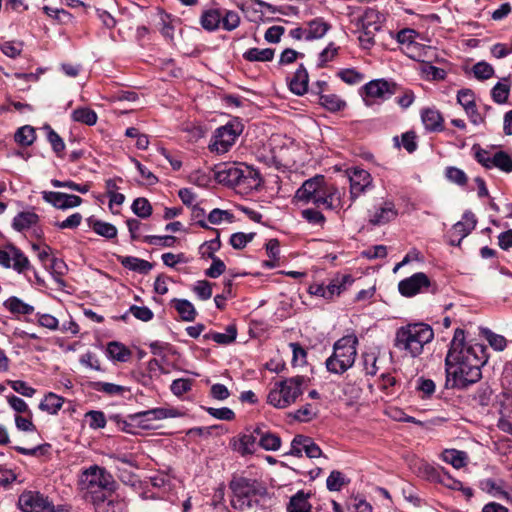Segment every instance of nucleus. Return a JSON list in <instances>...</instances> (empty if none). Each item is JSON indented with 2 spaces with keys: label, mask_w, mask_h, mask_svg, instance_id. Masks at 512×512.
I'll return each instance as SVG.
<instances>
[{
  "label": "nucleus",
  "mask_w": 512,
  "mask_h": 512,
  "mask_svg": "<svg viewBox=\"0 0 512 512\" xmlns=\"http://www.w3.org/2000/svg\"><path fill=\"white\" fill-rule=\"evenodd\" d=\"M487 360L486 347L480 343L466 344L464 330L456 329L445 360L447 383L460 389L476 383Z\"/></svg>",
  "instance_id": "nucleus-1"
},
{
  "label": "nucleus",
  "mask_w": 512,
  "mask_h": 512,
  "mask_svg": "<svg viewBox=\"0 0 512 512\" xmlns=\"http://www.w3.org/2000/svg\"><path fill=\"white\" fill-rule=\"evenodd\" d=\"M342 196V192L334 184L326 182L322 175L306 180L295 194L300 202L312 203L329 210L343 208Z\"/></svg>",
  "instance_id": "nucleus-2"
},
{
  "label": "nucleus",
  "mask_w": 512,
  "mask_h": 512,
  "mask_svg": "<svg viewBox=\"0 0 512 512\" xmlns=\"http://www.w3.org/2000/svg\"><path fill=\"white\" fill-rule=\"evenodd\" d=\"M231 506L240 512H264L262 501L267 495L266 488L258 481L238 478L230 483Z\"/></svg>",
  "instance_id": "nucleus-3"
},
{
  "label": "nucleus",
  "mask_w": 512,
  "mask_h": 512,
  "mask_svg": "<svg viewBox=\"0 0 512 512\" xmlns=\"http://www.w3.org/2000/svg\"><path fill=\"white\" fill-rule=\"evenodd\" d=\"M433 338L434 331L430 325L423 322L410 323L396 330L394 346L406 355L417 357Z\"/></svg>",
  "instance_id": "nucleus-4"
},
{
  "label": "nucleus",
  "mask_w": 512,
  "mask_h": 512,
  "mask_svg": "<svg viewBox=\"0 0 512 512\" xmlns=\"http://www.w3.org/2000/svg\"><path fill=\"white\" fill-rule=\"evenodd\" d=\"M78 485L85 500L93 504L110 494L114 489L115 481L104 468L92 465L81 472Z\"/></svg>",
  "instance_id": "nucleus-5"
},
{
  "label": "nucleus",
  "mask_w": 512,
  "mask_h": 512,
  "mask_svg": "<svg viewBox=\"0 0 512 512\" xmlns=\"http://www.w3.org/2000/svg\"><path fill=\"white\" fill-rule=\"evenodd\" d=\"M304 376H294L276 382L267 396V403L277 409H285L296 402L307 387Z\"/></svg>",
  "instance_id": "nucleus-6"
},
{
  "label": "nucleus",
  "mask_w": 512,
  "mask_h": 512,
  "mask_svg": "<svg viewBox=\"0 0 512 512\" xmlns=\"http://www.w3.org/2000/svg\"><path fill=\"white\" fill-rule=\"evenodd\" d=\"M358 339L355 335H347L337 340L333 347V354L326 360L328 371L342 374L355 362Z\"/></svg>",
  "instance_id": "nucleus-7"
},
{
  "label": "nucleus",
  "mask_w": 512,
  "mask_h": 512,
  "mask_svg": "<svg viewBox=\"0 0 512 512\" xmlns=\"http://www.w3.org/2000/svg\"><path fill=\"white\" fill-rule=\"evenodd\" d=\"M475 160L485 169L496 168L504 173L512 172V156L495 148L484 149L480 145L472 146Z\"/></svg>",
  "instance_id": "nucleus-8"
},
{
  "label": "nucleus",
  "mask_w": 512,
  "mask_h": 512,
  "mask_svg": "<svg viewBox=\"0 0 512 512\" xmlns=\"http://www.w3.org/2000/svg\"><path fill=\"white\" fill-rule=\"evenodd\" d=\"M242 125L239 122H229L219 127L213 136L209 145L211 151L219 154L226 153L235 143L237 137L242 132Z\"/></svg>",
  "instance_id": "nucleus-9"
},
{
  "label": "nucleus",
  "mask_w": 512,
  "mask_h": 512,
  "mask_svg": "<svg viewBox=\"0 0 512 512\" xmlns=\"http://www.w3.org/2000/svg\"><path fill=\"white\" fill-rule=\"evenodd\" d=\"M0 265L4 268H13L18 273H23L30 268V261L19 248L8 244L0 248Z\"/></svg>",
  "instance_id": "nucleus-10"
},
{
  "label": "nucleus",
  "mask_w": 512,
  "mask_h": 512,
  "mask_svg": "<svg viewBox=\"0 0 512 512\" xmlns=\"http://www.w3.org/2000/svg\"><path fill=\"white\" fill-rule=\"evenodd\" d=\"M51 500L35 490H25L18 498V507L22 512H49Z\"/></svg>",
  "instance_id": "nucleus-11"
},
{
  "label": "nucleus",
  "mask_w": 512,
  "mask_h": 512,
  "mask_svg": "<svg viewBox=\"0 0 512 512\" xmlns=\"http://www.w3.org/2000/svg\"><path fill=\"white\" fill-rule=\"evenodd\" d=\"M168 410L164 408H154L146 411H141L128 416L126 421L127 427L141 428L144 430H150L154 428L153 422L156 420H162L169 417Z\"/></svg>",
  "instance_id": "nucleus-12"
},
{
  "label": "nucleus",
  "mask_w": 512,
  "mask_h": 512,
  "mask_svg": "<svg viewBox=\"0 0 512 512\" xmlns=\"http://www.w3.org/2000/svg\"><path fill=\"white\" fill-rule=\"evenodd\" d=\"M364 101L371 104L369 100H385L397 92V85L385 79H376L368 82L364 87Z\"/></svg>",
  "instance_id": "nucleus-13"
},
{
  "label": "nucleus",
  "mask_w": 512,
  "mask_h": 512,
  "mask_svg": "<svg viewBox=\"0 0 512 512\" xmlns=\"http://www.w3.org/2000/svg\"><path fill=\"white\" fill-rule=\"evenodd\" d=\"M431 285L429 277L423 272H418L401 280L398 283V291L404 297H413L427 291Z\"/></svg>",
  "instance_id": "nucleus-14"
},
{
  "label": "nucleus",
  "mask_w": 512,
  "mask_h": 512,
  "mask_svg": "<svg viewBox=\"0 0 512 512\" xmlns=\"http://www.w3.org/2000/svg\"><path fill=\"white\" fill-rule=\"evenodd\" d=\"M350 182V197L354 201L372 187L373 179L364 169L352 168L348 170Z\"/></svg>",
  "instance_id": "nucleus-15"
},
{
  "label": "nucleus",
  "mask_w": 512,
  "mask_h": 512,
  "mask_svg": "<svg viewBox=\"0 0 512 512\" xmlns=\"http://www.w3.org/2000/svg\"><path fill=\"white\" fill-rule=\"evenodd\" d=\"M476 223L475 215L472 212H465L462 219L448 232L449 243L453 246L460 245L461 241L475 228Z\"/></svg>",
  "instance_id": "nucleus-16"
},
{
  "label": "nucleus",
  "mask_w": 512,
  "mask_h": 512,
  "mask_svg": "<svg viewBox=\"0 0 512 512\" xmlns=\"http://www.w3.org/2000/svg\"><path fill=\"white\" fill-rule=\"evenodd\" d=\"M398 215L396 206L392 200H384L376 205L369 214V222L372 225H384L394 220Z\"/></svg>",
  "instance_id": "nucleus-17"
},
{
  "label": "nucleus",
  "mask_w": 512,
  "mask_h": 512,
  "mask_svg": "<svg viewBox=\"0 0 512 512\" xmlns=\"http://www.w3.org/2000/svg\"><path fill=\"white\" fill-rule=\"evenodd\" d=\"M42 198L45 202L62 210L77 207L82 202L79 196L54 191H43Z\"/></svg>",
  "instance_id": "nucleus-18"
},
{
  "label": "nucleus",
  "mask_w": 512,
  "mask_h": 512,
  "mask_svg": "<svg viewBox=\"0 0 512 512\" xmlns=\"http://www.w3.org/2000/svg\"><path fill=\"white\" fill-rule=\"evenodd\" d=\"M215 177L219 183L227 185H241L245 183V171L235 166H224L219 168Z\"/></svg>",
  "instance_id": "nucleus-19"
},
{
  "label": "nucleus",
  "mask_w": 512,
  "mask_h": 512,
  "mask_svg": "<svg viewBox=\"0 0 512 512\" xmlns=\"http://www.w3.org/2000/svg\"><path fill=\"white\" fill-rule=\"evenodd\" d=\"M258 443V436L255 430L250 434H242L231 441L233 450L242 456L252 454L255 452L256 444Z\"/></svg>",
  "instance_id": "nucleus-20"
},
{
  "label": "nucleus",
  "mask_w": 512,
  "mask_h": 512,
  "mask_svg": "<svg viewBox=\"0 0 512 512\" xmlns=\"http://www.w3.org/2000/svg\"><path fill=\"white\" fill-rule=\"evenodd\" d=\"M110 496V494H107L93 503L96 512H127L125 500Z\"/></svg>",
  "instance_id": "nucleus-21"
},
{
  "label": "nucleus",
  "mask_w": 512,
  "mask_h": 512,
  "mask_svg": "<svg viewBox=\"0 0 512 512\" xmlns=\"http://www.w3.org/2000/svg\"><path fill=\"white\" fill-rule=\"evenodd\" d=\"M309 76L308 72L303 65L295 71L291 79L289 80V88L291 92L296 95H303L308 90Z\"/></svg>",
  "instance_id": "nucleus-22"
},
{
  "label": "nucleus",
  "mask_w": 512,
  "mask_h": 512,
  "mask_svg": "<svg viewBox=\"0 0 512 512\" xmlns=\"http://www.w3.org/2000/svg\"><path fill=\"white\" fill-rule=\"evenodd\" d=\"M330 25L323 18H315L307 23L305 40L321 39L329 31Z\"/></svg>",
  "instance_id": "nucleus-23"
},
{
  "label": "nucleus",
  "mask_w": 512,
  "mask_h": 512,
  "mask_svg": "<svg viewBox=\"0 0 512 512\" xmlns=\"http://www.w3.org/2000/svg\"><path fill=\"white\" fill-rule=\"evenodd\" d=\"M422 122L429 131H441L443 129V117L441 113L434 108H427L422 111Z\"/></svg>",
  "instance_id": "nucleus-24"
},
{
  "label": "nucleus",
  "mask_w": 512,
  "mask_h": 512,
  "mask_svg": "<svg viewBox=\"0 0 512 512\" xmlns=\"http://www.w3.org/2000/svg\"><path fill=\"white\" fill-rule=\"evenodd\" d=\"M119 261L123 267L142 274H147L153 268L152 263L133 256H121Z\"/></svg>",
  "instance_id": "nucleus-25"
},
{
  "label": "nucleus",
  "mask_w": 512,
  "mask_h": 512,
  "mask_svg": "<svg viewBox=\"0 0 512 512\" xmlns=\"http://www.w3.org/2000/svg\"><path fill=\"white\" fill-rule=\"evenodd\" d=\"M171 305L175 308L182 320L190 322L196 318V309L190 301L174 298L171 300Z\"/></svg>",
  "instance_id": "nucleus-26"
},
{
  "label": "nucleus",
  "mask_w": 512,
  "mask_h": 512,
  "mask_svg": "<svg viewBox=\"0 0 512 512\" xmlns=\"http://www.w3.org/2000/svg\"><path fill=\"white\" fill-rule=\"evenodd\" d=\"M3 306L14 315H30L34 312V307L23 302L16 296L9 297L4 301Z\"/></svg>",
  "instance_id": "nucleus-27"
},
{
  "label": "nucleus",
  "mask_w": 512,
  "mask_h": 512,
  "mask_svg": "<svg viewBox=\"0 0 512 512\" xmlns=\"http://www.w3.org/2000/svg\"><path fill=\"white\" fill-rule=\"evenodd\" d=\"M255 433L258 436V444L263 449L276 451L280 448L281 440L276 434L263 432L259 427L255 429Z\"/></svg>",
  "instance_id": "nucleus-28"
},
{
  "label": "nucleus",
  "mask_w": 512,
  "mask_h": 512,
  "mask_svg": "<svg viewBox=\"0 0 512 512\" xmlns=\"http://www.w3.org/2000/svg\"><path fill=\"white\" fill-rule=\"evenodd\" d=\"M441 458L444 462L460 469L467 464L468 456L466 452L456 449H446L442 452Z\"/></svg>",
  "instance_id": "nucleus-29"
},
{
  "label": "nucleus",
  "mask_w": 512,
  "mask_h": 512,
  "mask_svg": "<svg viewBox=\"0 0 512 512\" xmlns=\"http://www.w3.org/2000/svg\"><path fill=\"white\" fill-rule=\"evenodd\" d=\"M38 220L39 217L34 212H21L14 217L12 226L17 231H24L37 224Z\"/></svg>",
  "instance_id": "nucleus-30"
},
{
  "label": "nucleus",
  "mask_w": 512,
  "mask_h": 512,
  "mask_svg": "<svg viewBox=\"0 0 512 512\" xmlns=\"http://www.w3.org/2000/svg\"><path fill=\"white\" fill-rule=\"evenodd\" d=\"M107 354L109 358L119 362H126L131 356V351L120 342H110L107 345Z\"/></svg>",
  "instance_id": "nucleus-31"
},
{
  "label": "nucleus",
  "mask_w": 512,
  "mask_h": 512,
  "mask_svg": "<svg viewBox=\"0 0 512 512\" xmlns=\"http://www.w3.org/2000/svg\"><path fill=\"white\" fill-rule=\"evenodd\" d=\"M63 403L64 399L62 397L50 392L40 402L39 409L53 415L57 414Z\"/></svg>",
  "instance_id": "nucleus-32"
},
{
  "label": "nucleus",
  "mask_w": 512,
  "mask_h": 512,
  "mask_svg": "<svg viewBox=\"0 0 512 512\" xmlns=\"http://www.w3.org/2000/svg\"><path fill=\"white\" fill-rule=\"evenodd\" d=\"M236 336L237 330L235 326L229 325L227 326L225 333L209 332L204 335V339L213 340L218 344L227 345L232 343L236 339Z\"/></svg>",
  "instance_id": "nucleus-33"
},
{
  "label": "nucleus",
  "mask_w": 512,
  "mask_h": 512,
  "mask_svg": "<svg viewBox=\"0 0 512 512\" xmlns=\"http://www.w3.org/2000/svg\"><path fill=\"white\" fill-rule=\"evenodd\" d=\"M91 387L93 388V390L97 392H102L109 396H122L124 395V393L129 391V389L125 386L102 381L92 382Z\"/></svg>",
  "instance_id": "nucleus-34"
},
{
  "label": "nucleus",
  "mask_w": 512,
  "mask_h": 512,
  "mask_svg": "<svg viewBox=\"0 0 512 512\" xmlns=\"http://www.w3.org/2000/svg\"><path fill=\"white\" fill-rule=\"evenodd\" d=\"M273 57L274 49L271 48H250L243 54V58L250 62H268L271 61Z\"/></svg>",
  "instance_id": "nucleus-35"
},
{
  "label": "nucleus",
  "mask_w": 512,
  "mask_h": 512,
  "mask_svg": "<svg viewBox=\"0 0 512 512\" xmlns=\"http://www.w3.org/2000/svg\"><path fill=\"white\" fill-rule=\"evenodd\" d=\"M480 334L495 351H503L507 346V340L503 335L496 334L488 328H483Z\"/></svg>",
  "instance_id": "nucleus-36"
},
{
  "label": "nucleus",
  "mask_w": 512,
  "mask_h": 512,
  "mask_svg": "<svg viewBox=\"0 0 512 512\" xmlns=\"http://www.w3.org/2000/svg\"><path fill=\"white\" fill-rule=\"evenodd\" d=\"M287 510L288 512H310L311 505L308 502V496L299 491L290 499Z\"/></svg>",
  "instance_id": "nucleus-37"
},
{
  "label": "nucleus",
  "mask_w": 512,
  "mask_h": 512,
  "mask_svg": "<svg viewBox=\"0 0 512 512\" xmlns=\"http://www.w3.org/2000/svg\"><path fill=\"white\" fill-rule=\"evenodd\" d=\"M72 119L76 122L92 126L96 124L98 117L94 110L82 107L72 112Z\"/></svg>",
  "instance_id": "nucleus-38"
},
{
  "label": "nucleus",
  "mask_w": 512,
  "mask_h": 512,
  "mask_svg": "<svg viewBox=\"0 0 512 512\" xmlns=\"http://www.w3.org/2000/svg\"><path fill=\"white\" fill-rule=\"evenodd\" d=\"M90 227L96 234L103 236L107 239H112L117 236L116 227L110 223L101 220H91Z\"/></svg>",
  "instance_id": "nucleus-39"
},
{
  "label": "nucleus",
  "mask_w": 512,
  "mask_h": 512,
  "mask_svg": "<svg viewBox=\"0 0 512 512\" xmlns=\"http://www.w3.org/2000/svg\"><path fill=\"white\" fill-rule=\"evenodd\" d=\"M14 139L21 146H30L36 139L35 129L30 125L22 126L17 129Z\"/></svg>",
  "instance_id": "nucleus-40"
},
{
  "label": "nucleus",
  "mask_w": 512,
  "mask_h": 512,
  "mask_svg": "<svg viewBox=\"0 0 512 512\" xmlns=\"http://www.w3.org/2000/svg\"><path fill=\"white\" fill-rule=\"evenodd\" d=\"M222 22V13L219 10L206 11L201 17V24L204 29L213 31L217 29Z\"/></svg>",
  "instance_id": "nucleus-41"
},
{
  "label": "nucleus",
  "mask_w": 512,
  "mask_h": 512,
  "mask_svg": "<svg viewBox=\"0 0 512 512\" xmlns=\"http://www.w3.org/2000/svg\"><path fill=\"white\" fill-rule=\"evenodd\" d=\"M362 29L378 31L380 29V15L376 10L368 9L361 18Z\"/></svg>",
  "instance_id": "nucleus-42"
},
{
  "label": "nucleus",
  "mask_w": 512,
  "mask_h": 512,
  "mask_svg": "<svg viewBox=\"0 0 512 512\" xmlns=\"http://www.w3.org/2000/svg\"><path fill=\"white\" fill-rule=\"evenodd\" d=\"M312 442H313V440L309 437H306L303 435L295 436V438L292 440V443H291V451H290L291 455L300 457V456H302L303 452H305V454H306L307 450H308V446H310V444H312Z\"/></svg>",
  "instance_id": "nucleus-43"
},
{
  "label": "nucleus",
  "mask_w": 512,
  "mask_h": 512,
  "mask_svg": "<svg viewBox=\"0 0 512 512\" xmlns=\"http://www.w3.org/2000/svg\"><path fill=\"white\" fill-rule=\"evenodd\" d=\"M221 247V242L219 238V233L217 232L216 238L210 241H206L199 247V254L203 258H215L214 255L216 251H218Z\"/></svg>",
  "instance_id": "nucleus-44"
},
{
  "label": "nucleus",
  "mask_w": 512,
  "mask_h": 512,
  "mask_svg": "<svg viewBox=\"0 0 512 512\" xmlns=\"http://www.w3.org/2000/svg\"><path fill=\"white\" fill-rule=\"evenodd\" d=\"M132 211L140 218H148L152 214V207L146 198H137L132 203Z\"/></svg>",
  "instance_id": "nucleus-45"
},
{
  "label": "nucleus",
  "mask_w": 512,
  "mask_h": 512,
  "mask_svg": "<svg viewBox=\"0 0 512 512\" xmlns=\"http://www.w3.org/2000/svg\"><path fill=\"white\" fill-rule=\"evenodd\" d=\"M347 483L345 476L340 471H332L326 480V485L330 491H340Z\"/></svg>",
  "instance_id": "nucleus-46"
},
{
  "label": "nucleus",
  "mask_w": 512,
  "mask_h": 512,
  "mask_svg": "<svg viewBox=\"0 0 512 512\" xmlns=\"http://www.w3.org/2000/svg\"><path fill=\"white\" fill-rule=\"evenodd\" d=\"M317 414V407L313 406L312 404H306L295 411L294 418L300 422H308L314 419Z\"/></svg>",
  "instance_id": "nucleus-47"
},
{
  "label": "nucleus",
  "mask_w": 512,
  "mask_h": 512,
  "mask_svg": "<svg viewBox=\"0 0 512 512\" xmlns=\"http://www.w3.org/2000/svg\"><path fill=\"white\" fill-rule=\"evenodd\" d=\"M510 92L509 85L498 82L491 91L493 100L498 104H503L507 101Z\"/></svg>",
  "instance_id": "nucleus-48"
},
{
  "label": "nucleus",
  "mask_w": 512,
  "mask_h": 512,
  "mask_svg": "<svg viewBox=\"0 0 512 512\" xmlns=\"http://www.w3.org/2000/svg\"><path fill=\"white\" fill-rule=\"evenodd\" d=\"M445 176L450 182L459 186H464L468 180L466 173L457 167L446 168Z\"/></svg>",
  "instance_id": "nucleus-49"
},
{
  "label": "nucleus",
  "mask_w": 512,
  "mask_h": 512,
  "mask_svg": "<svg viewBox=\"0 0 512 512\" xmlns=\"http://www.w3.org/2000/svg\"><path fill=\"white\" fill-rule=\"evenodd\" d=\"M321 104L332 112L339 111L345 107V102L336 95H323L320 97Z\"/></svg>",
  "instance_id": "nucleus-50"
},
{
  "label": "nucleus",
  "mask_w": 512,
  "mask_h": 512,
  "mask_svg": "<svg viewBox=\"0 0 512 512\" xmlns=\"http://www.w3.org/2000/svg\"><path fill=\"white\" fill-rule=\"evenodd\" d=\"M7 384L17 393L25 397H33L36 390L22 380H7Z\"/></svg>",
  "instance_id": "nucleus-51"
},
{
  "label": "nucleus",
  "mask_w": 512,
  "mask_h": 512,
  "mask_svg": "<svg viewBox=\"0 0 512 512\" xmlns=\"http://www.w3.org/2000/svg\"><path fill=\"white\" fill-rule=\"evenodd\" d=\"M48 134L47 139L52 146L53 151L57 154V156L61 157L64 149L65 143L63 139L56 133L51 127H47Z\"/></svg>",
  "instance_id": "nucleus-52"
},
{
  "label": "nucleus",
  "mask_w": 512,
  "mask_h": 512,
  "mask_svg": "<svg viewBox=\"0 0 512 512\" xmlns=\"http://www.w3.org/2000/svg\"><path fill=\"white\" fill-rule=\"evenodd\" d=\"M192 384L193 380L180 378L172 382L170 389L174 395L179 397L189 392L192 388Z\"/></svg>",
  "instance_id": "nucleus-53"
},
{
  "label": "nucleus",
  "mask_w": 512,
  "mask_h": 512,
  "mask_svg": "<svg viewBox=\"0 0 512 512\" xmlns=\"http://www.w3.org/2000/svg\"><path fill=\"white\" fill-rule=\"evenodd\" d=\"M418 36V33L411 28H404L400 30L396 35V40L399 44L403 46V48L412 45L415 43V39Z\"/></svg>",
  "instance_id": "nucleus-54"
},
{
  "label": "nucleus",
  "mask_w": 512,
  "mask_h": 512,
  "mask_svg": "<svg viewBox=\"0 0 512 512\" xmlns=\"http://www.w3.org/2000/svg\"><path fill=\"white\" fill-rule=\"evenodd\" d=\"M160 32L168 40H173L174 37V25L173 21L171 20L170 16L161 13L160 14Z\"/></svg>",
  "instance_id": "nucleus-55"
},
{
  "label": "nucleus",
  "mask_w": 512,
  "mask_h": 512,
  "mask_svg": "<svg viewBox=\"0 0 512 512\" xmlns=\"http://www.w3.org/2000/svg\"><path fill=\"white\" fill-rule=\"evenodd\" d=\"M493 73V67L486 62H478L473 66V74L479 80L489 79Z\"/></svg>",
  "instance_id": "nucleus-56"
},
{
  "label": "nucleus",
  "mask_w": 512,
  "mask_h": 512,
  "mask_svg": "<svg viewBox=\"0 0 512 512\" xmlns=\"http://www.w3.org/2000/svg\"><path fill=\"white\" fill-rule=\"evenodd\" d=\"M301 215L307 222L313 225L322 226L325 222V216L320 211L313 208L302 210Z\"/></svg>",
  "instance_id": "nucleus-57"
},
{
  "label": "nucleus",
  "mask_w": 512,
  "mask_h": 512,
  "mask_svg": "<svg viewBox=\"0 0 512 512\" xmlns=\"http://www.w3.org/2000/svg\"><path fill=\"white\" fill-rule=\"evenodd\" d=\"M7 402L10 405V407L18 413V415L19 414H24V415L31 414V410L29 409L27 403L23 399L15 396V395H10V396H7Z\"/></svg>",
  "instance_id": "nucleus-58"
},
{
  "label": "nucleus",
  "mask_w": 512,
  "mask_h": 512,
  "mask_svg": "<svg viewBox=\"0 0 512 512\" xmlns=\"http://www.w3.org/2000/svg\"><path fill=\"white\" fill-rule=\"evenodd\" d=\"M143 242L150 245H162L166 247H171L174 245L176 238L174 236L166 235V236H154L148 235L143 237Z\"/></svg>",
  "instance_id": "nucleus-59"
},
{
  "label": "nucleus",
  "mask_w": 512,
  "mask_h": 512,
  "mask_svg": "<svg viewBox=\"0 0 512 512\" xmlns=\"http://www.w3.org/2000/svg\"><path fill=\"white\" fill-rule=\"evenodd\" d=\"M193 291L200 300H208L212 296V284L206 280L197 281L193 287Z\"/></svg>",
  "instance_id": "nucleus-60"
},
{
  "label": "nucleus",
  "mask_w": 512,
  "mask_h": 512,
  "mask_svg": "<svg viewBox=\"0 0 512 512\" xmlns=\"http://www.w3.org/2000/svg\"><path fill=\"white\" fill-rule=\"evenodd\" d=\"M208 221L214 225H218V224L222 223L223 221L232 222L233 215L226 210L213 209L208 214Z\"/></svg>",
  "instance_id": "nucleus-61"
},
{
  "label": "nucleus",
  "mask_w": 512,
  "mask_h": 512,
  "mask_svg": "<svg viewBox=\"0 0 512 512\" xmlns=\"http://www.w3.org/2000/svg\"><path fill=\"white\" fill-rule=\"evenodd\" d=\"M254 237V233L237 232L231 235L230 244L234 249H243Z\"/></svg>",
  "instance_id": "nucleus-62"
},
{
  "label": "nucleus",
  "mask_w": 512,
  "mask_h": 512,
  "mask_svg": "<svg viewBox=\"0 0 512 512\" xmlns=\"http://www.w3.org/2000/svg\"><path fill=\"white\" fill-rule=\"evenodd\" d=\"M240 17L235 11H226L222 15V25L225 30L231 31L239 26Z\"/></svg>",
  "instance_id": "nucleus-63"
},
{
  "label": "nucleus",
  "mask_w": 512,
  "mask_h": 512,
  "mask_svg": "<svg viewBox=\"0 0 512 512\" xmlns=\"http://www.w3.org/2000/svg\"><path fill=\"white\" fill-rule=\"evenodd\" d=\"M86 418L89 420V426L93 429L104 428L106 425V418L101 411H89L86 413Z\"/></svg>",
  "instance_id": "nucleus-64"
}]
</instances>
